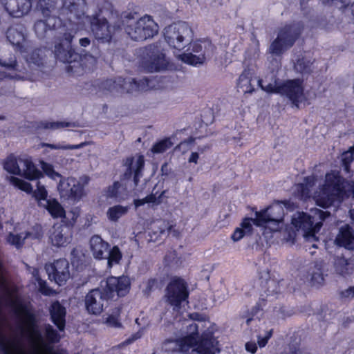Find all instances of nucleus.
I'll list each match as a JSON object with an SVG mask.
<instances>
[{"mask_svg": "<svg viewBox=\"0 0 354 354\" xmlns=\"http://www.w3.org/2000/svg\"><path fill=\"white\" fill-rule=\"evenodd\" d=\"M34 30L39 39H55L53 53L57 60L67 64L66 71L76 75L83 73L84 64L81 55L72 47V41L76 30L63 24L61 19L50 18L48 23L37 22Z\"/></svg>", "mask_w": 354, "mask_h": 354, "instance_id": "nucleus-1", "label": "nucleus"}, {"mask_svg": "<svg viewBox=\"0 0 354 354\" xmlns=\"http://www.w3.org/2000/svg\"><path fill=\"white\" fill-rule=\"evenodd\" d=\"M129 277H109L101 281L100 287L91 290L84 297V306L90 315H99L108 306L109 300L125 296L130 289Z\"/></svg>", "mask_w": 354, "mask_h": 354, "instance_id": "nucleus-2", "label": "nucleus"}, {"mask_svg": "<svg viewBox=\"0 0 354 354\" xmlns=\"http://www.w3.org/2000/svg\"><path fill=\"white\" fill-rule=\"evenodd\" d=\"M218 342L212 332H204L199 338L198 326L193 323L187 326V335L180 339H167L164 341L162 350L168 354H185L196 346L198 354H215L219 352Z\"/></svg>", "mask_w": 354, "mask_h": 354, "instance_id": "nucleus-3", "label": "nucleus"}, {"mask_svg": "<svg viewBox=\"0 0 354 354\" xmlns=\"http://www.w3.org/2000/svg\"><path fill=\"white\" fill-rule=\"evenodd\" d=\"M134 15L131 12L125 14L122 19L124 30L132 40L145 41L158 33V26L150 16L136 19Z\"/></svg>", "mask_w": 354, "mask_h": 354, "instance_id": "nucleus-4", "label": "nucleus"}, {"mask_svg": "<svg viewBox=\"0 0 354 354\" xmlns=\"http://www.w3.org/2000/svg\"><path fill=\"white\" fill-rule=\"evenodd\" d=\"M283 207L288 210H292L294 203L290 201H277L267 209L256 212L254 224L257 226H266L272 231H278L280 224L283 221L285 212Z\"/></svg>", "mask_w": 354, "mask_h": 354, "instance_id": "nucleus-5", "label": "nucleus"}, {"mask_svg": "<svg viewBox=\"0 0 354 354\" xmlns=\"http://www.w3.org/2000/svg\"><path fill=\"white\" fill-rule=\"evenodd\" d=\"M346 183L345 179L339 175L333 173L327 174L318 205L327 208L332 206L335 201H342L346 195Z\"/></svg>", "mask_w": 354, "mask_h": 354, "instance_id": "nucleus-6", "label": "nucleus"}, {"mask_svg": "<svg viewBox=\"0 0 354 354\" xmlns=\"http://www.w3.org/2000/svg\"><path fill=\"white\" fill-rule=\"evenodd\" d=\"M311 214L304 212H298L292 218V225L297 230L304 231V236L306 238L315 236L322 226V222L330 216L328 211L315 208L310 210Z\"/></svg>", "mask_w": 354, "mask_h": 354, "instance_id": "nucleus-7", "label": "nucleus"}, {"mask_svg": "<svg viewBox=\"0 0 354 354\" xmlns=\"http://www.w3.org/2000/svg\"><path fill=\"white\" fill-rule=\"evenodd\" d=\"M194 32L187 22L174 23L164 29V38L168 45L181 50L192 41Z\"/></svg>", "mask_w": 354, "mask_h": 354, "instance_id": "nucleus-8", "label": "nucleus"}, {"mask_svg": "<svg viewBox=\"0 0 354 354\" xmlns=\"http://www.w3.org/2000/svg\"><path fill=\"white\" fill-rule=\"evenodd\" d=\"M188 45L187 53L180 55V57L183 62L193 66L203 64L207 59L213 56L216 49L208 39H199L194 43L191 41Z\"/></svg>", "mask_w": 354, "mask_h": 354, "instance_id": "nucleus-9", "label": "nucleus"}, {"mask_svg": "<svg viewBox=\"0 0 354 354\" xmlns=\"http://www.w3.org/2000/svg\"><path fill=\"white\" fill-rule=\"evenodd\" d=\"M3 169L8 173L21 176L32 180L43 177L42 172L39 170L29 158H16L10 155L3 164Z\"/></svg>", "mask_w": 354, "mask_h": 354, "instance_id": "nucleus-10", "label": "nucleus"}, {"mask_svg": "<svg viewBox=\"0 0 354 354\" xmlns=\"http://www.w3.org/2000/svg\"><path fill=\"white\" fill-rule=\"evenodd\" d=\"M142 64L149 71H160L167 68L168 62L165 59L160 42L149 44L139 50Z\"/></svg>", "mask_w": 354, "mask_h": 354, "instance_id": "nucleus-11", "label": "nucleus"}, {"mask_svg": "<svg viewBox=\"0 0 354 354\" xmlns=\"http://www.w3.org/2000/svg\"><path fill=\"white\" fill-rule=\"evenodd\" d=\"M90 27L95 39L102 44L110 43L115 31L120 29V24L111 26L101 10L90 17Z\"/></svg>", "mask_w": 354, "mask_h": 354, "instance_id": "nucleus-12", "label": "nucleus"}, {"mask_svg": "<svg viewBox=\"0 0 354 354\" xmlns=\"http://www.w3.org/2000/svg\"><path fill=\"white\" fill-rule=\"evenodd\" d=\"M299 34V29L293 26L288 25L281 28L277 37L271 43L269 53L274 56H281L294 45Z\"/></svg>", "mask_w": 354, "mask_h": 354, "instance_id": "nucleus-13", "label": "nucleus"}, {"mask_svg": "<svg viewBox=\"0 0 354 354\" xmlns=\"http://www.w3.org/2000/svg\"><path fill=\"white\" fill-rule=\"evenodd\" d=\"M188 286L186 281L175 277L171 279L165 289L166 301L174 307V310H178L181 304L189 297Z\"/></svg>", "mask_w": 354, "mask_h": 354, "instance_id": "nucleus-14", "label": "nucleus"}, {"mask_svg": "<svg viewBox=\"0 0 354 354\" xmlns=\"http://www.w3.org/2000/svg\"><path fill=\"white\" fill-rule=\"evenodd\" d=\"M145 158L142 155H138L136 160L133 156L127 157L123 161L125 167L124 173L120 176L121 181H128L133 179L134 187H136L143 176Z\"/></svg>", "mask_w": 354, "mask_h": 354, "instance_id": "nucleus-15", "label": "nucleus"}, {"mask_svg": "<svg viewBox=\"0 0 354 354\" xmlns=\"http://www.w3.org/2000/svg\"><path fill=\"white\" fill-rule=\"evenodd\" d=\"M286 96L292 104V107L299 109L304 98V87L299 79L288 80L281 84L280 93Z\"/></svg>", "mask_w": 354, "mask_h": 354, "instance_id": "nucleus-16", "label": "nucleus"}, {"mask_svg": "<svg viewBox=\"0 0 354 354\" xmlns=\"http://www.w3.org/2000/svg\"><path fill=\"white\" fill-rule=\"evenodd\" d=\"M45 270L48 279L59 286L65 284L70 278L69 263L66 259H59L53 263L46 264Z\"/></svg>", "mask_w": 354, "mask_h": 354, "instance_id": "nucleus-17", "label": "nucleus"}, {"mask_svg": "<svg viewBox=\"0 0 354 354\" xmlns=\"http://www.w3.org/2000/svg\"><path fill=\"white\" fill-rule=\"evenodd\" d=\"M79 44L81 48L79 55H81V62L84 64V69L90 68L100 57V50L95 44V41H91L88 37L80 38Z\"/></svg>", "mask_w": 354, "mask_h": 354, "instance_id": "nucleus-18", "label": "nucleus"}, {"mask_svg": "<svg viewBox=\"0 0 354 354\" xmlns=\"http://www.w3.org/2000/svg\"><path fill=\"white\" fill-rule=\"evenodd\" d=\"M62 223H64L62 220ZM72 225L66 223L54 224L50 231V239L56 247H64L71 243L72 239Z\"/></svg>", "mask_w": 354, "mask_h": 354, "instance_id": "nucleus-19", "label": "nucleus"}, {"mask_svg": "<svg viewBox=\"0 0 354 354\" xmlns=\"http://www.w3.org/2000/svg\"><path fill=\"white\" fill-rule=\"evenodd\" d=\"M6 10L13 17H21L32 8L31 0H3Z\"/></svg>", "mask_w": 354, "mask_h": 354, "instance_id": "nucleus-20", "label": "nucleus"}, {"mask_svg": "<svg viewBox=\"0 0 354 354\" xmlns=\"http://www.w3.org/2000/svg\"><path fill=\"white\" fill-rule=\"evenodd\" d=\"M50 319L59 331H64L66 326V308L59 301H53L49 307Z\"/></svg>", "mask_w": 354, "mask_h": 354, "instance_id": "nucleus-21", "label": "nucleus"}, {"mask_svg": "<svg viewBox=\"0 0 354 354\" xmlns=\"http://www.w3.org/2000/svg\"><path fill=\"white\" fill-rule=\"evenodd\" d=\"M90 249L94 259L102 260L106 259L108 255L109 249L111 245L104 241L99 235L91 236L90 241Z\"/></svg>", "mask_w": 354, "mask_h": 354, "instance_id": "nucleus-22", "label": "nucleus"}, {"mask_svg": "<svg viewBox=\"0 0 354 354\" xmlns=\"http://www.w3.org/2000/svg\"><path fill=\"white\" fill-rule=\"evenodd\" d=\"M335 243L348 250H354V230L348 224L339 227Z\"/></svg>", "mask_w": 354, "mask_h": 354, "instance_id": "nucleus-23", "label": "nucleus"}, {"mask_svg": "<svg viewBox=\"0 0 354 354\" xmlns=\"http://www.w3.org/2000/svg\"><path fill=\"white\" fill-rule=\"evenodd\" d=\"M104 196L107 199H112L120 203L128 197V191L126 186L119 181H115L111 185L108 186L104 190Z\"/></svg>", "mask_w": 354, "mask_h": 354, "instance_id": "nucleus-24", "label": "nucleus"}, {"mask_svg": "<svg viewBox=\"0 0 354 354\" xmlns=\"http://www.w3.org/2000/svg\"><path fill=\"white\" fill-rule=\"evenodd\" d=\"M120 82H122L121 92L133 93V91H147L149 88V81L147 77H143L138 80L135 78L122 79L120 77Z\"/></svg>", "mask_w": 354, "mask_h": 354, "instance_id": "nucleus-25", "label": "nucleus"}, {"mask_svg": "<svg viewBox=\"0 0 354 354\" xmlns=\"http://www.w3.org/2000/svg\"><path fill=\"white\" fill-rule=\"evenodd\" d=\"M334 268L338 274L344 277L350 276L354 271V259L337 257L335 258Z\"/></svg>", "mask_w": 354, "mask_h": 354, "instance_id": "nucleus-26", "label": "nucleus"}, {"mask_svg": "<svg viewBox=\"0 0 354 354\" xmlns=\"http://www.w3.org/2000/svg\"><path fill=\"white\" fill-rule=\"evenodd\" d=\"M37 8L44 17V19L37 20L34 26L39 21L48 23L50 18L60 19L59 17L53 15L52 13L55 10V0H39L37 2Z\"/></svg>", "mask_w": 354, "mask_h": 354, "instance_id": "nucleus-27", "label": "nucleus"}, {"mask_svg": "<svg viewBox=\"0 0 354 354\" xmlns=\"http://www.w3.org/2000/svg\"><path fill=\"white\" fill-rule=\"evenodd\" d=\"M39 206L44 207L54 218H64L66 216L64 209L55 198H49L44 203L41 201Z\"/></svg>", "mask_w": 354, "mask_h": 354, "instance_id": "nucleus-28", "label": "nucleus"}, {"mask_svg": "<svg viewBox=\"0 0 354 354\" xmlns=\"http://www.w3.org/2000/svg\"><path fill=\"white\" fill-rule=\"evenodd\" d=\"M6 37L12 45L20 46L25 39L24 27L21 24L10 26L6 31Z\"/></svg>", "mask_w": 354, "mask_h": 354, "instance_id": "nucleus-29", "label": "nucleus"}, {"mask_svg": "<svg viewBox=\"0 0 354 354\" xmlns=\"http://www.w3.org/2000/svg\"><path fill=\"white\" fill-rule=\"evenodd\" d=\"M261 286L267 295H274L280 292L279 281L271 279L268 272L260 277Z\"/></svg>", "mask_w": 354, "mask_h": 354, "instance_id": "nucleus-30", "label": "nucleus"}, {"mask_svg": "<svg viewBox=\"0 0 354 354\" xmlns=\"http://www.w3.org/2000/svg\"><path fill=\"white\" fill-rule=\"evenodd\" d=\"M308 272L311 277V281L313 284H322L324 280L323 274V261H316L313 262L309 268Z\"/></svg>", "mask_w": 354, "mask_h": 354, "instance_id": "nucleus-31", "label": "nucleus"}, {"mask_svg": "<svg viewBox=\"0 0 354 354\" xmlns=\"http://www.w3.org/2000/svg\"><path fill=\"white\" fill-rule=\"evenodd\" d=\"M129 209V207L128 206H123L121 205H116L111 207L106 212L107 218L112 222H117L122 216L128 213Z\"/></svg>", "mask_w": 354, "mask_h": 354, "instance_id": "nucleus-32", "label": "nucleus"}, {"mask_svg": "<svg viewBox=\"0 0 354 354\" xmlns=\"http://www.w3.org/2000/svg\"><path fill=\"white\" fill-rule=\"evenodd\" d=\"M313 62L305 57H299L295 64V70L302 75H309L313 71Z\"/></svg>", "mask_w": 354, "mask_h": 354, "instance_id": "nucleus-33", "label": "nucleus"}, {"mask_svg": "<svg viewBox=\"0 0 354 354\" xmlns=\"http://www.w3.org/2000/svg\"><path fill=\"white\" fill-rule=\"evenodd\" d=\"M60 180L57 185V189L59 191L61 198L63 196H66L67 192L72 187H75L76 185H78L80 182L75 178H64L62 176L59 177Z\"/></svg>", "mask_w": 354, "mask_h": 354, "instance_id": "nucleus-34", "label": "nucleus"}, {"mask_svg": "<svg viewBox=\"0 0 354 354\" xmlns=\"http://www.w3.org/2000/svg\"><path fill=\"white\" fill-rule=\"evenodd\" d=\"M45 50L42 48H35L27 57V61L30 64L40 67L44 66L45 61Z\"/></svg>", "mask_w": 354, "mask_h": 354, "instance_id": "nucleus-35", "label": "nucleus"}, {"mask_svg": "<svg viewBox=\"0 0 354 354\" xmlns=\"http://www.w3.org/2000/svg\"><path fill=\"white\" fill-rule=\"evenodd\" d=\"M84 194V186L80 183L76 185L75 187H71L68 192L66 193V196H63L62 199L64 201H69L71 202H75L80 201L83 196Z\"/></svg>", "mask_w": 354, "mask_h": 354, "instance_id": "nucleus-36", "label": "nucleus"}, {"mask_svg": "<svg viewBox=\"0 0 354 354\" xmlns=\"http://www.w3.org/2000/svg\"><path fill=\"white\" fill-rule=\"evenodd\" d=\"M308 1L309 0H301V6L304 7ZM322 3L326 6L335 5L338 6V4L340 3V6L339 7V9L344 10L348 7L351 15L354 17V2L349 6V4L347 3L345 0H322Z\"/></svg>", "mask_w": 354, "mask_h": 354, "instance_id": "nucleus-37", "label": "nucleus"}, {"mask_svg": "<svg viewBox=\"0 0 354 354\" xmlns=\"http://www.w3.org/2000/svg\"><path fill=\"white\" fill-rule=\"evenodd\" d=\"M122 252L118 246L115 245L112 248L109 249L108 255L106 257L105 260H107L108 267L111 268L114 264L119 263L122 259Z\"/></svg>", "mask_w": 354, "mask_h": 354, "instance_id": "nucleus-38", "label": "nucleus"}, {"mask_svg": "<svg viewBox=\"0 0 354 354\" xmlns=\"http://www.w3.org/2000/svg\"><path fill=\"white\" fill-rule=\"evenodd\" d=\"M75 124L74 122H40L37 126L39 129H57L64 127H74Z\"/></svg>", "mask_w": 354, "mask_h": 354, "instance_id": "nucleus-39", "label": "nucleus"}, {"mask_svg": "<svg viewBox=\"0 0 354 354\" xmlns=\"http://www.w3.org/2000/svg\"><path fill=\"white\" fill-rule=\"evenodd\" d=\"M354 160V145L342 155V167L348 174L351 173V163Z\"/></svg>", "mask_w": 354, "mask_h": 354, "instance_id": "nucleus-40", "label": "nucleus"}, {"mask_svg": "<svg viewBox=\"0 0 354 354\" xmlns=\"http://www.w3.org/2000/svg\"><path fill=\"white\" fill-rule=\"evenodd\" d=\"M101 86L108 91L120 93L122 90V82H120V77L117 80L108 79L102 82Z\"/></svg>", "mask_w": 354, "mask_h": 354, "instance_id": "nucleus-41", "label": "nucleus"}, {"mask_svg": "<svg viewBox=\"0 0 354 354\" xmlns=\"http://www.w3.org/2000/svg\"><path fill=\"white\" fill-rule=\"evenodd\" d=\"M87 145V142H81L78 145H62L61 144L55 145V144H50V143H46L42 142L41 143V146L42 147H48L50 149H64V150H68V149H81L85 146Z\"/></svg>", "mask_w": 354, "mask_h": 354, "instance_id": "nucleus-42", "label": "nucleus"}, {"mask_svg": "<svg viewBox=\"0 0 354 354\" xmlns=\"http://www.w3.org/2000/svg\"><path fill=\"white\" fill-rule=\"evenodd\" d=\"M172 145L170 138H165L156 142L151 148V151L153 153H161L171 148Z\"/></svg>", "mask_w": 354, "mask_h": 354, "instance_id": "nucleus-43", "label": "nucleus"}, {"mask_svg": "<svg viewBox=\"0 0 354 354\" xmlns=\"http://www.w3.org/2000/svg\"><path fill=\"white\" fill-rule=\"evenodd\" d=\"M9 180L11 184L18 187L21 190L24 191L28 194L32 193V187L30 183L15 176L9 177Z\"/></svg>", "mask_w": 354, "mask_h": 354, "instance_id": "nucleus-44", "label": "nucleus"}, {"mask_svg": "<svg viewBox=\"0 0 354 354\" xmlns=\"http://www.w3.org/2000/svg\"><path fill=\"white\" fill-rule=\"evenodd\" d=\"M45 335L51 343H57L60 340V335L57 331L49 324L44 325Z\"/></svg>", "mask_w": 354, "mask_h": 354, "instance_id": "nucleus-45", "label": "nucleus"}, {"mask_svg": "<svg viewBox=\"0 0 354 354\" xmlns=\"http://www.w3.org/2000/svg\"><path fill=\"white\" fill-rule=\"evenodd\" d=\"M40 166L44 173L53 180L62 177V175L54 169L53 165L44 160H40Z\"/></svg>", "mask_w": 354, "mask_h": 354, "instance_id": "nucleus-46", "label": "nucleus"}, {"mask_svg": "<svg viewBox=\"0 0 354 354\" xmlns=\"http://www.w3.org/2000/svg\"><path fill=\"white\" fill-rule=\"evenodd\" d=\"M259 86L261 87V88L268 93H280V89H281V84L277 85V80H274V82H270L267 84H263V80H259L258 81Z\"/></svg>", "mask_w": 354, "mask_h": 354, "instance_id": "nucleus-47", "label": "nucleus"}, {"mask_svg": "<svg viewBox=\"0 0 354 354\" xmlns=\"http://www.w3.org/2000/svg\"><path fill=\"white\" fill-rule=\"evenodd\" d=\"M33 196L38 201V205L41 201L44 202L48 200V192L44 185L40 184V182L37 183V189L33 193Z\"/></svg>", "mask_w": 354, "mask_h": 354, "instance_id": "nucleus-48", "label": "nucleus"}, {"mask_svg": "<svg viewBox=\"0 0 354 354\" xmlns=\"http://www.w3.org/2000/svg\"><path fill=\"white\" fill-rule=\"evenodd\" d=\"M25 240L26 239H24V236L22 237L21 234H15L12 232L8 234L7 239L8 242L15 246L17 249H19L24 245Z\"/></svg>", "mask_w": 354, "mask_h": 354, "instance_id": "nucleus-49", "label": "nucleus"}, {"mask_svg": "<svg viewBox=\"0 0 354 354\" xmlns=\"http://www.w3.org/2000/svg\"><path fill=\"white\" fill-rule=\"evenodd\" d=\"M63 10H68L71 14L78 10L81 2L85 3V0H63Z\"/></svg>", "mask_w": 354, "mask_h": 354, "instance_id": "nucleus-50", "label": "nucleus"}, {"mask_svg": "<svg viewBox=\"0 0 354 354\" xmlns=\"http://www.w3.org/2000/svg\"><path fill=\"white\" fill-rule=\"evenodd\" d=\"M314 178L312 176H307L304 178V183L299 184V188L301 192L302 196L306 197L309 192V187H311L314 185Z\"/></svg>", "mask_w": 354, "mask_h": 354, "instance_id": "nucleus-51", "label": "nucleus"}, {"mask_svg": "<svg viewBox=\"0 0 354 354\" xmlns=\"http://www.w3.org/2000/svg\"><path fill=\"white\" fill-rule=\"evenodd\" d=\"M43 236L42 227L39 225H35L32 231L25 232L24 239H40Z\"/></svg>", "mask_w": 354, "mask_h": 354, "instance_id": "nucleus-52", "label": "nucleus"}, {"mask_svg": "<svg viewBox=\"0 0 354 354\" xmlns=\"http://www.w3.org/2000/svg\"><path fill=\"white\" fill-rule=\"evenodd\" d=\"M165 192V191L162 192L158 196H156V195L154 194H151L147 196L146 197H145V202L147 203H152L153 205H160L162 203L161 198H162V196L164 195Z\"/></svg>", "mask_w": 354, "mask_h": 354, "instance_id": "nucleus-53", "label": "nucleus"}, {"mask_svg": "<svg viewBox=\"0 0 354 354\" xmlns=\"http://www.w3.org/2000/svg\"><path fill=\"white\" fill-rule=\"evenodd\" d=\"M37 281L39 292L44 295H50L51 289L48 286L46 281L39 277L37 278Z\"/></svg>", "mask_w": 354, "mask_h": 354, "instance_id": "nucleus-54", "label": "nucleus"}, {"mask_svg": "<svg viewBox=\"0 0 354 354\" xmlns=\"http://www.w3.org/2000/svg\"><path fill=\"white\" fill-rule=\"evenodd\" d=\"M254 219L252 218H245L241 223V228L244 230L247 234H250L252 231V223H254Z\"/></svg>", "mask_w": 354, "mask_h": 354, "instance_id": "nucleus-55", "label": "nucleus"}, {"mask_svg": "<svg viewBox=\"0 0 354 354\" xmlns=\"http://www.w3.org/2000/svg\"><path fill=\"white\" fill-rule=\"evenodd\" d=\"M247 233L241 227H236L231 236L232 239L234 241H240Z\"/></svg>", "mask_w": 354, "mask_h": 354, "instance_id": "nucleus-56", "label": "nucleus"}, {"mask_svg": "<svg viewBox=\"0 0 354 354\" xmlns=\"http://www.w3.org/2000/svg\"><path fill=\"white\" fill-rule=\"evenodd\" d=\"M261 310L260 305L256 304L254 306L252 307L249 317L246 319V324L249 326L250 323L254 320V317L257 316V313Z\"/></svg>", "mask_w": 354, "mask_h": 354, "instance_id": "nucleus-57", "label": "nucleus"}, {"mask_svg": "<svg viewBox=\"0 0 354 354\" xmlns=\"http://www.w3.org/2000/svg\"><path fill=\"white\" fill-rule=\"evenodd\" d=\"M157 284V281L155 279H149L147 283L145 289L143 292L145 295L149 296L151 292L154 289Z\"/></svg>", "mask_w": 354, "mask_h": 354, "instance_id": "nucleus-58", "label": "nucleus"}, {"mask_svg": "<svg viewBox=\"0 0 354 354\" xmlns=\"http://www.w3.org/2000/svg\"><path fill=\"white\" fill-rule=\"evenodd\" d=\"M250 74L249 71H244L239 77V84L242 86H245L250 82Z\"/></svg>", "mask_w": 354, "mask_h": 354, "instance_id": "nucleus-59", "label": "nucleus"}, {"mask_svg": "<svg viewBox=\"0 0 354 354\" xmlns=\"http://www.w3.org/2000/svg\"><path fill=\"white\" fill-rule=\"evenodd\" d=\"M106 323L110 326L115 328L121 327V324L118 322V318L113 315H109L106 319Z\"/></svg>", "mask_w": 354, "mask_h": 354, "instance_id": "nucleus-60", "label": "nucleus"}, {"mask_svg": "<svg viewBox=\"0 0 354 354\" xmlns=\"http://www.w3.org/2000/svg\"><path fill=\"white\" fill-rule=\"evenodd\" d=\"M176 258L177 253L176 251L169 252L165 255V261L167 266H171Z\"/></svg>", "mask_w": 354, "mask_h": 354, "instance_id": "nucleus-61", "label": "nucleus"}, {"mask_svg": "<svg viewBox=\"0 0 354 354\" xmlns=\"http://www.w3.org/2000/svg\"><path fill=\"white\" fill-rule=\"evenodd\" d=\"M0 65L5 66L8 69L17 70V62L15 59L10 60L9 62H1L0 61Z\"/></svg>", "mask_w": 354, "mask_h": 354, "instance_id": "nucleus-62", "label": "nucleus"}, {"mask_svg": "<svg viewBox=\"0 0 354 354\" xmlns=\"http://www.w3.org/2000/svg\"><path fill=\"white\" fill-rule=\"evenodd\" d=\"M342 296L345 298L354 297V286H351L342 292Z\"/></svg>", "mask_w": 354, "mask_h": 354, "instance_id": "nucleus-63", "label": "nucleus"}, {"mask_svg": "<svg viewBox=\"0 0 354 354\" xmlns=\"http://www.w3.org/2000/svg\"><path fill=\"white\" fill-rule=\"evenodd\" d=\"M161 174L162 176H168L169 174L171 173V168L169 167V165L167 162H165L161 166Z\"/></svg>", "mask_w": 354, "mask_h": 354, "instance_id": "nucleus-64", "label": "nucleus"}]
</instances>
